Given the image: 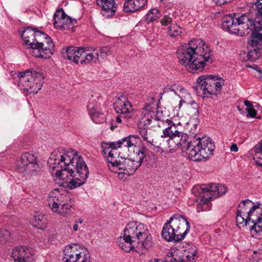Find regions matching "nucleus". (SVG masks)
<instances>
[{
    "label": "nucleus",
    "instance_id": "36",
    "mask_svg": "<svg viewBox=\"0 0 262 262\" xmlns=\"http://www.w3.org/2000/svg\"><path fill=\"white\" fill-rule=\"evenodd\" d=\"M85 183V181H81L80 183H77V181H62L59 184L64 187H69L70 189H75L78 187L82 186Z\"/></svg>",
    "mask_w": 262,
    "mask_h": 262
},
{
    "label": "nucleus",
    "instance_id": "42",
    "mask_svg": "<svg viewBox=\"0 0 262 262\" xmlns=\"http://www.w3.org/2000/svg\"><path fill=\"white\" fill-rule=\"evenodd\" d=\"M254 253L255 256L252 257L251 262H262V253H257L256 251H254Z\"/></svg>",
    "mask_w": 262,
    "mask_h": 262
},
{
    "label": "nucleus",
    "instance_id": "29",
    "mask_svg": "<svg viewBox=\"0 0 262 262\" xmlns=\"http://www.w3.org/2000/svg\"><path fill=\"white\" fill-rule=\"evenodd\" d=\"M48 219L47 215L42 213L36 214L32 220L33 226L41 230L45 229L48 224Z\"/></svg>",
    "mask_w": 262,
    "mask_h": 262
},
{
    "label": "nucleus",
    "instance_id": "50",
    "mask_svg": "<svg viewBox=\"0 0 262 262\" xmlns=\"http://www.w3.org/2000/svg\"><path fill=\"white\" fill-rule=\"evenodd\" d=\"M170 262H184L183 260L181 259H177L176 258H174L173 261H170Z\"/></svg>",
    "mask_w": 262,
    "mask_h": 262
},
{
    "label": "nucleus",
    "instance_id": "52",
    "mask_svg": "<svg viewBox=\"0 0 262 262\" xmlns=\"http://www.w3.org/2000/svg\"><path fill=\"white\" fill-rule=\"evenodd\" d=\"M195 112L198 114V113H199L198 110H196Z\"/></svg>",
    "mask_w": 262,
    "mask_h": 262
},
{
    "label": "nucleus",
    "instance_id": "28",
    "mask_svg": "<svg viewBox=\"0 0 262 262\" xmlns=\"http://www.w3.org/2000/svg\"><path fill=\"white\" fill-rule=\"evenodd\" d=\"M147 0H125L123 10L126 12H133L142 8L147 4Z\"/></svg>",
    "mask_w": 262,
    "mask_h": 262
},
{
    "label": "nucleus",
    "instance_id": "26",
    "mask_svg": "<svg viewBox=\"0 0 262 262\" xmlns=\"http://www.w3.org/2000/svg\"><path fill=\"white\" fill-rule=\"evenodd\" d=\"M97 3L102 9V14L106 17L112 16L116 11L114 0H97Z\"/></svg>",
    "mask_w": 262,
    "mask_h": 262
},
{
    "label": "nucleus",
    "instance_id": "33",
    "mask_svg": "<svg viewBox=\"0 0 262 262\" xmlns=\"http://www.w3.org/2000/svg\"><path fill=\"white\" fill-rule=\"evenodd\" d=\"M160 16V14L157 9H151L145 16V20L147 23H150L159 19Z\"/></svg>",
    "mask_w": 262,
    "mask_h": 262
},
{
    "label": "nucleus",
    "instance_id": "45",
    "mask_svg": "<svg viewBox=\"0 0 262 262\" xmlns=\"http://www.w3.org/2000/svg\"><path fill=\"white\" fill-rule=\"evenodd\" d=\"M256 73L255 74V76H256L261 81H262V71L258 67H256L254 68Z\"/></svg>",
    "mask_w": 262,
    "mask_h": 262
},
{
    "label": "nucleus",
    "instance_id": "31",
    "mask_svg": "<svg viewBox=\"0 0 262 262\" xmlns=\"http://www.w3.org/2000/svg\"><path fill=\"white\" fill-rule=\"evenodd\" d=\"M257 165L262 166V141L255 145L250 150Z\"/></svg>",
    "mask_w": 262,
    "mask_h": 262
},
{
    "label": "nucleus",
    "instance_id": "10",
    "mask_svg": "<svg viewBox=\"0 0 262 262\" xmlns=\"http://www.w3.org/2000/svg\"><path fill=\"white\" fill-rule=\"evenodd\" d=\"M15 75L18 78V86L23 93L36 94L42 86L43 77L39 72L27 70Z\"/></svg>",
    "mask_w": 262,
    "mask_h": 262
},
{
    "label": "nucleus",
    "instance_id": "41",
    "mask_svg": "<svg viewBox=\"0 0 262 262\" xmlns=\"http://www.w3.org/2000/svg\"><path fill=\"white\" fill-rule=\"evenodd\" d=\"M172 18L167 15H164V16L161 19V23L163 26L169 27L170 25H172L173 24L172 23Z\"/></svg>",
    "mask_w": 262,
    "mask_h": 262
},
{
    "label": "nucleus",
    "instance_id": "37",
    "mask_svg": "<svg viewBox=\"0 0 262 262\" xmlns=\"http://www.w3.org/2000/svg\"><path fill=\"white\" fill-rule=\"evenodd\" d=\"M253 49H251L248 52V57L249 60L255 61L258 59L260 55V51L261 50L257 49L256 48H253Z\"/></svg>",
    "mask_w": 262,
    "mask_h": 262
},
{
    "label": "nucleus",
    "instance_id": "46",
    "mask_svg": "<svg viewBox=\"0 0 262 262\" xmlns=\"http://www.w3.org/2000/svg\"><path fill=\"white\" fill-rule=\"evenodd\" d=\"M238 150L237 145L233 143L230 146V150L233 152H237Z\"/></svg>",
    "mask_w": 262,
    "mask_h": 262
},
{
    "label": "nucleus",
    "instance_id": "27",
    "mask_svg": "<svg viewBox=\"0 0 262 262\" xmlns=\"http://www.w3.org/2000/svg\"><path fill=\"white\" fill-rule=\"evenodd\" d=\"M139 130L141 136L146 142L147 145L152 149L156 147L157 148V151L159 152L158 150H160V148L158 147V146H160L161 143L159 145H156L157 143L154 141L152 132L150 130H148L146 127H140ZM160 153L161 152H160Z\"/></svg>",
    "mask_w": 262,
    "mask_h": 262
},
{
    "label": "nucleus",
    "instance_id": "24",
    "mask_svg": "<svg viewBox=\"0 0 262 262\" xmlns=\"http://www.w3.org/2000/svg\"><path fill=\"white\" fill-rule=\"evenodd\" d=\"M118 246L124 252H138V248H137V241L130 236H127L126 233L123 232V236L119 237L117 239ZM139 249H140L139 247Z\"/></svg>",
    "mask_w": 262,
    "mask_h": 262
},
{
    "label": "nucleus",
    "instance_id": "21",
    "mask_svg": "<svg viewBox=\"0 0 262 262\" xmlns=\"http://www.w3.org/2000/svg\"><path fill=\"white\" fill-rule=\"evenodd\" d=\"M76 23V20L66 15L62 9L57 10L54 15V25L56 29L68 30Z\"/></svg>",
    "mask_w": 262,
    "mask_h": 262
},
{
    "label": "nucleus",
    "instance_id": "19",
    "mask_svg": "<svg viewBox=\"0 0 262 262\" xmlns=\"http://www.w3.org/2000/svg\"><path fill=\"white\" fill-rule=\"evenodd\" d=\"M114 108L117 113L127 119L132 118L135 114V109L126 96H118L114 103Z\"/></svg>",
    "mask_w": 262,
    "mask_h": 262
},
{
    "label": "nucleus",
    "instance_id": "35",
    "mask_svg": "<svg viewBox=\"0 0 262 262\" xmlns=\"http://www.w3.org/2000/svg\"><path fill=\"white\" fill-rule=\"evenodd\" d=\"M172 170L175 173L174 174V176H176L177 179H188L189 176L188 172L183 168L182 165H180L179 166L173 168Z\"/></svg>",
    "mask_w": 262,
    "mask_h": 262
},
{
    "label": "nucleus",
    "instance_id": "47",
    "mask_svg": "<svg viewBox=\"0 0 262 262\" xmlns=\"http://www.w3.org/2000/svg\"><path fill=\"white\" fill-rule=\"evenodd\" d=\"M217 5H221L226 3L228 0H213Z\"/></svg>",
    "mask_w": 262,
    "mask_h": 262
},
{
    "label": "nucleus",
    "instance_id": "32",
    "mask_svg": "<svg viewBox=\"0 0 262 262\" xmlns=\"http://www.w3.org/2000/svg\"><path fill=\"white\" fill-rule=\"evenodd\" d=\"M196 254V247L194 245H188L185 250L183 254L184 259L187 261H193Z\"/></svg>",
    "mask_w": 262,
    "mask_h": 262
},
{
    "label": "nucleus",
    "instance_id": "11",
    "mask_svg": "<svg viewBox=\"0 0 262 262\" xmlns=\"http://www.w3.org/2000/svg\"><path fill=\"white\" fill-rule=\"evenodd\" d=\"M99 51L97 49L68 47L64 56L75 63L82 64L96 63L99 60Z\"/></svg>",
    "mask_w": 262,
    "mask_h": 262
},
{
    "label": "nucleus",
    "instance_id": "38",
    "mask_svg": "<svg viewBox=\"0 0 262 262\" xmlns=\"http://www.w3.org/2000/svg\"><path fill=\"white\" fill-rule=\"evenodd\" d=\"M97 49L99 51V58L100 57L103 59L106 58L108 56L112 54L111 50L107 47H102Z\"/></svg>",
    "mask_w": 262,
    "mask_h": 262
},
{
    "label": "nucleus",
    "instance_id": "20",
    "mask_svg": "<svg viewBox=\"0 0 262 262\" xmlns=\"http://www.w3.org/2000/svg\"><path fill=\"white\" fill-rule=\"evenodd\" d=\"M156 106L157 100L155 99L152 98L151 102L146 103L139 118V128L140 127H145L149 125L152 121H155V110Z\"/></svg>",
    "mask_w": 262,
    "mask_h": 262
},
{
    "label": "nucleus",
    "instance_id": "34",
    "mask_svg": "<svg viewBox=\"0 0 262 262\" xmlns=\"http://www.w3.org/2000/svg\"><path fill=\"white\" fill-rule=\"evenodd\" d=\"M182 28L177 24H173L169 26L168 33L172 37H181L182 33Z\"/></svg>",
    "mask_w": 262,
    "mask_h": 262
},
{
    "label": "nucleus",
    "instance_id": "15",
    "mask_svg": "<svg viewBox=\"0 0 262 262\" xmlns=\"http://www.w3.org/2000/svg\"><path fill=\"white\" fill-rule=\"evenodd\" d=\"M238 207L247 210V217L253 224L251 230L256 233L262 232V204L247 199L242 201Z\"/></svg>",
    "mask_w": 262,
    "mask_h": 262
},
{
    "label": "nucleus",
    "instance_id": "5",
    "mask_svg": "<svg viewBox=\"0 0 262 262\" xmlns=\"http://www.w3.org/2000/svg\"><path fill=\"white\" fill-rule=\"evenodd\" d=\"M190 228V224L184 216L175 214L165 223L161 235L167 242H178L185 238Z\"/></svg>",
    "mask_w": 262,
    "mask_h": 262
},
{
    "label": "nucleus",
    "instance_id": "51",
    "mask_svg": "<svg viewBox=\"0 0 262 262\" xmlns=\"http://www.w3.org/2000/svg\"><path fill=\"white\" fill-rule=\"evenodd\" d=\"M111 128L112 130H113L114 128H115V127L113 126V125L111 127Z\"/></svg>",
    "mask_w": 262,
    "mask_h": 262
},
{
    "label": "nucleus",
    "instance_id": "2",
    "mask_svg": "<svg viewBox=\"0 0 262 262\" xmlns=\"http://www.w3.org/2000/svg\"><path fill=\"white\" fill-rule=\"evenodd\" d=\"M48 164L52 176L60 180H86L89 174L82 157L70 148L55 149L50 155Z\"/></svg>",
    "mask_w": 262,
    "mask_h": 262
},
{
    "label": "nucleus",
    "instance_id": "9",
    "mask_svg": "<svg viewBox=\"0 0 262 262\" xmlns=\"http://www.w3.org/2000/svg\"><path fill=\"white\" fill-rule=\"evenodd\" d=\"M127 236L135 240H138L137 248H141V251L147 250L152 246V237L147 226L137 222H132L127 224L123 230Z\"/></svg>",
    "mask_w": 262,
    "mask_h": 262
},
{
    "label": "nucleus",
    "instance_id": "48",
    "mask_svg": "<svg viewBox=\"0 0 262 262\" xmlns=\"http://www.w3.org/2000/svg\"><path fill=\"white\" fill-rule=\"evenodd\" d=\"M245 105L247 106V107H252L251 104V102L248 100H246L244 101Z\"/></svg>",
    "mask_w": 262,
    "mask_h": 262
},
{
    "label": "nucleus",
    "instance_id": "40",
    "mask_svg": "<svg viewBox=\"0 0 262 262\" xmlns=\"http://www.w3.org/2000/svg\"><path fill=\"white\" fill-rule=\"evenodd\" d=\"M255 9L257 10V13H256V17L253 19L252 23H256L255 20L257 17H262V1L257 0L255 3Z\"/></svg>",
    "mask_w": 262,
    "mask_h": 262
},
{
    "label": "nucleus",
    "instance_id": "23",
    "mask_svg": "<svg viewBox=\"0 0 262 262\" xmlns=\"http://www.w3.org/2000/svg\"><path fill=\"white\" fill-rule=\"evenodd\" d=\"M18 32L21 36L23 45L29 50L37 41V35L44 33L35 28L31 27H27L23 30H19Z\"/></svg>",
    "mask_w": 262,
    "mask_h": 262
},
{
    "label": "nucleus",
    "instance_id": "12",
    "mask_svg": "<svg viewBox=\"0 0 262 262\" xmlns=\"http://www.w3.org/2000/svg\"><path fill=\"white\" fill-rule=\"evenodd\" d=\"M67 192L63 189H54L47 197L48 204L51 210L61 216H66L70 211L72 205L68 203Z\"/></svg>",
    "mask_w": 262,
    "mask_h": 262
},
{
    "label": "nucleus",
    "instance_id": "7",
    "mask_svg": "<svg viewBox=\"0 0 262 262\" xmlns=\"http://www.w3.org/2000/svg\"><path fill=\"white\" fill-rule=\"evenodd\" d=\"M16 170L23 177L30 178L43 173L38 163V154L33 151L25 152L18 157L15 163Z\"/></svg>",
    "mask_w": 262,
    "mask_h": 262
},
{
    "label": "nucleus",
    "instance_id": "43",
    "mask_svg": "<svg viewBox=\"0 0 262 262\" xmlns=\"http://www.w3.org/2000/svg\"><path fill=\"white\" fill-rule=\"evenodd\" d=\"M247 111L248 115L251 118H254L256 116L257 112L253 107H247Z\"/></svg>",
    "mask_w": 262,
    "mask_h": 262
},
{
    "label": "nucleus",
    "instance_id": "22",
    "mask_svg": "<svg viewBox=\"0 0 262 262\" xmlns=\"http://www.w3.org/2000/svg\"><path fill=\"white\" fill-rule=\"evenodd\" d=\"M165 92H172L180 99L179 108H180L183 104H189L194 102L188 91L182 85L177 84L167 85L165 88Z\"/></svg>",
    "mask_w": 262,
    "mask_h": 262
},
{
    "label": "nucleus",
    "instance_id": "16",
    "mask_svg": "<svg viewBox=\"0 0 262 262\" xmlns=\"http://www.w3.org/2000/svg\"><path fill=\"white\" fill-rule=\"evenodd\" d=\"M54 45L51 38L45 33L37 35V41L29 51L35 57L49 59L53 54Z\"/></svg>",
    "mask_w": 262,
    "mask_h": 262
},
{
    "label": "nucleus",
    "instance_id": "8",
    "mask_svg": "<svg viewBox=\"0 0 262 262\" xmlns=\"http://www.w3.org/2000/svg\"><path fill=\"white\" fill-rule=\"evenodd\" d=\"M140 138L136 135H131L119 140L117 142L110 143L102 142L101 148L103 155L107 159L110 165L113 166L118 159H120V153L117 151V148L122 146L125 147H130L134 146L135 144H138L140 142Z\"/></svg>",
    "mask_w": 262,
    "mask_h": 262
},
{
    "label": "nucleus",
    "instance_id": "6",
    "mask_svg": "<svg viewBox=\"0 0 262 262\" xmlns=\"http://www.w3.org/2000/svg\"><path fill=\"white\" fill-rule=\"evenodd\" d=\"M135 144L134 146L127 147L129 151L133 150L135 157L132 158H125L124 157L120 156V159H118L117 162L113 165V166H109V168L112 171L119 174L124 175H131L133 174L137 168L141 165L145 154L141 150L139 147Z\"/></svg>",
    "mask_w": 262,
    "mask_h": 262
},
{
    "label": "nucleus",
    "instance_id": "30",
    "mask_svg": "<svg viewBox=\"0 0 262 262\" xmlns=\"http://www.w3.org/2000/svg\"><path fill=\"white\" fill-rule=\"evenodd\" d=\"M251 221L249 220V217H247V210L238 206L236 217L237 225L244 226L247 225Z\"/></svg>",
    "mask_w": 262,
    "mask_h": 262
},
{
    "label": "nucleus",
    "instance_id": "44",
    "mask_svg": "<svg viewBox=\"0 0 262 262\" xmlns=\"http://www.w3.org/2000/svg\"><path fill=\"white\" fill-rule=\"evenodd\" d=\"M83 222V220L81 219H78L76 220L75 222V224L73 226V229L74 231H77L79 228V225L82 224Z\"/></svg>",
    "mask_w": 262,
    "mask_h": 262
},
{
    "label": "nucleus",
    "instance_id": "14",
    "mask_svg": "<svg viewBox=\"0 0 262 262\" xmlns=\"http://www.w3.org/2000/svg\"><path fill=\"white\" fill-rule=\"evenodd\" d=\"M194 189H197L200 193L203 194L202 198L197 206V211L206 210L208 203L216 195L221 196L227 192V187L223 184L211 183L195 186Z\"/></svg>",
    "mask_w": 262,
    "mask_h": 262
},
{
    "label": "nucleus",
    "instance_id": "25",
    "mask_svg": "<svg viewBox=\"0 0 262 262\" xmlns=\"http://www.w3.org/2000/svg\"><path fill=\"white\" fill-rule=\"evenodd\" d=\"M31 255V250L25 246L15 247L11 253L14 262H27Z\"/></svg>",
    "mask_w": 262,
    "mask_h": 262
},
{
    "label": "nucleus",
    "instance_id": "39",
    "mask_svg": "<svg viewBox=\"0 0 262 262\" xmlns=\"http://www.w3.org/2000/svg\"><path fill=\"white\" fill-rule=\"evenodd\" d=\"M11 237L10 232L6 229L0 230V243L3 244L9 241Z\"/></svg>",
    "mask_w": 262,
    "mask_h": 262
},
{
    "label": "nucleus",
    "instance_id": "1",
    "mask_svg": "<svg viewBox=\"0 0 262 262\" xmlns=\"http://www.w3.org/2000/svg\"><path fill=\"white\" fill-rule=\"evenodd\" d=\"M165 114L166 110L158 107L157 102L155 121H159L158 125L160 127H165L161 136L162 141L158 146L160 148L159 151H168L172 153L178 148H182L185 150L187 157L194 161H200L212 155L214 144L211 139L206 136H198L195 133L199 123L197 118H194L189 123V125H192L193 127L190 128V132L194 134L193 140L189 142L188 135L179 130L181 122L166 119Z\"/></svg>",
    "mask_w": 262,
    "mask_h": 262
},
{
    "label": "nucleus",
    "instance_id": "17",
    "mask_svg": "<svg viewBox=\"0 0 262 262\" xmlns=\"http://www.w3.org/2000/svg\"><path fill=\"white\" fill-rule=\"evenodd\" d=\"M63 253V262H90L89 251L78 245L67 246Z\"/></svg>",
    "mask_w": 262,
    "mask_h": 262
},
{
    "label": "nucleus",
    "instance_id": "49",
    "mask_svg": "<svg viewBox=\"0 0 262 262\" xmlns=\"http://www.w3.org/2000/svg\"><path fill=\"white\" fill-rule=\"evenodd\" d=\"M116 122L117 123H120L121 122V118L120 116H117L116 118Z\"/></svg>",
    "mask_w": 262,
    "mask_h": 262
},
{
    "label": "nucleus",
    "instance_id": "3",
    "mask_svg": "<svg viewBox=\"0 0 262 262\" xmlns=\"http://www.w3.org/2000/svg\"><path fill=\"white\" fill-rule=\"evenodd\" d=\"M256 23H252L250 15L243 14L240 16L230 14L222 18V28L231 34L243 36L252 31L248 45L252 48L262 50V17H257Z\"/></svg>",
    "mask_w": 262,
    "mask_h": 262
},
{
    "label": "nucleus",
    "instance_id": "18",
    "mask_svg": "<svg viewBox=\"0 0 262 262\" xmlns=\"http://www.w3.org/2000/svg\"><path fill=\"white\" fill-rule=\"evenodd\" d=\"M99 95L95 94L91 96L87 105L89 114L92 121L96 124L102 123L105 121V115L99 107Z\"/></svg>",
    "mask_w": 262,
    "mask_h": 262
},
{
    "label": "nucleus",
    "instance_id": "13",
    "mask_svg": "<svg viewBox=\"0 0 262 262\" xmlns=\"http://www.w3.org/2000/svg\"><path fill=\"white\" fill-rule=\"evenodd\" d=\"M225 80L213 75H205L199 76L196 80L195 89L197 92L202 91L204 97L208 95H217L221 92Z\"/></svg>",
    "mask_w": 262,
    "mask_h": 262
},
{
    "label": "nucleus",
    "instance_id": "4",
    "mask_svg": "<svg viewBox=\"0 0 262 262\" xmlns=\"http://www.w3.org/2000/svg\"><path fill=\"white\" fill-rule=\"evenodd\" d=\"M179 62L192 73L202 72L210 59V49L200 39H193L177 50Z\"/></svg>",
    "mask_w": 262,
    "mask_h": 262
}]
</instances>
